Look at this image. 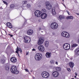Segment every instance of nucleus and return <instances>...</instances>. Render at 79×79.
<instances>
[{"mask_svg":"<svg viewBox=\"0 0 79 79\" xmlns=\"http://www.w3.org/2000/svg\"><path fill=\"white\" fill-rule=\"evenodd\" d=\"M36 50L35 49H32V51H35Z\"/></svg>","mask_w":79,"mask_h":79,"instance_id":"41","label":"nucleus"},{"mask_svg":"<svg viewBox=\"0 0 79 79\" xmlns=\"http://www.w3.org/2000/svg\"><path fill=\"white\" fill-rule=\"evenodd\" d=\"M71 79H74V78H71Z\"/></svg>","mask_w":79,"mask_h":79,"instance_id":"49","label":"nucleus"},{"mask_svg":"<svg viewBox=\"0 0 79 79\" xmlns=\"http://www.w3.org/2000/svg\"><path fill=\"white\" fill-rule=\"evenodd\" d=\"M9 35H10V37H13V35H11L10 34H9Z\"/></svg>","mask_w":79,"mask_h":79,"instance_id":"37","label":"nucleus"},{"mask_svg":"<svg viewBox=\"0 0 79 79\" xmlns=\"http://www.w3.org/2000/svg\"><path fill=\"white\" fill-rule=\"evenodd\" d=\"M33 78H34V79H35V77H34Z\"/></svg>","mask_w":79,"mask_h":79,"instance_id":"51","label":"nucleus"},{"mask_svg":"<svg viewBox=\"0 0 79 79\" xmlns=\"http://www.w3.org/2000/svg\"><path fill=\"white\" fill-rule=\"evenodd\" d=\"M70 71H71V69H69Z\"/></svg>","mask_w":79,"mask_h":79,"instance_id":"48","label":"nucleus"},{"mask_svg":"<svg viewBox=\"0 0 79 79\" xmlns=\"http://www.w3.org/2000/svg\"><path fill=\"white\" fill-rule=\"evenodd\" d=\"M77 46H78V44H74L72 46V47H77Z\"/></svg>","mask_w":79,"mask_h":79,"instance_id":"29","label":"nucleus"},{"mask_svg":"<svg viewBox=\"0 0 79 79\" xmlns=\"http://www.w3.org/2000/svg\"><path fill=\"white\" fill-rule=\"evenodd\" d=\"M52 75H53L55 77H58L59 76V73L58 72L55 71L53 72Z\"/></svg>","mask_w":79,"mask_h":79,"instance_id":"13","label":"nucleus"},{"mask_svg":"<svg viewBox=\"0 0 79 79\" xmlns=\"http://www.w3.org/2000/svg\"><path fill=\"white\" fill-rule=\"evenodd\" d=\"M27 8H30L31 7V4H27Z\"/></svg>","mask_w":79,"mask_h":79,"instance_id":"30","label":"nucleus"},{"mask_svg":"<svg viewBox=\"0 0 79 79\" xmlns=\"http://www.w3.org/2000/svg\"><path fill=\"white\" fill-rule=\"evenodd\" d=\"M47 16V15L45 13H43L41 14V17L42 19H45Z\"/></svg>","mask_w":79,"mask_h":79,"instance_id":"14","label":"nucleus"},{"mask_svg":"<svg viewBox=\"0 0 79 79\" xmlns=\"http://www.w3.org/2000/svg\"><path fill=\"white\" fill-rule=\"evenodd\" d=\"M41 74L42 77L44 78H48L50 76V74L46 72H43Z\"/></svg>","mask_w":79,"mask_h":79,"instance_id":"4","label":"nucleus"},{"mask_svg":"<svg viewBox=\"0 0 79 79\" xmlns=\"http://www.w3.org/2000/svg\"><path fill=\"white\" fill-rule=\"evenodd\" d=\"M70 59L71 60H73V58H70Z\"/></svg>","mask_w":79,"mask_h":79,"instance_id":"46","label":"nucleus"},{"mask_svg":"<svg viewBox=\"0 0 79 79\" xmlns=\"http://www.w3.org/2000/svg\"><path fill=\"white\" fill-rule=\"evenodd\" d=\"M6 26H7L8 28H10V29H11V28H13V26H12V25L10 23L8 22L6 23Z\"/></svg>","mask_w":79,"mask_h":79,"instance_id":"16","label":"nucleus"},{"mask_svg":"<svg viewBox=\"0 0 79 79\" xmlns=\"http://www.w3.org/2000/svg\"><path fill=\"white\" fill-rule=\"evenodd\" d=\"M33 33H34V31L32 30H29L27 31V34L28 35H31L32 34H33Z\"/></svg>","mask_w":79,"mask_h":79,"instance_id":"15","label":"nucleus"},{"mask_svg":"<svg viewBox=\"0 0 79 79\" xmlns=\"http://www.w3.org/2000/svg\"><path fill=\"white\" fill-rule=\"evenodd\" d=\"M5 69L7 71L9 70L10 68L9 67V66H8L6 65L5 66Z\"/></svg>","mask_w":79,"mask_h":79,"instance_id":"26","label":"nucleus"},{"mask_svg":"<svg viewBox=\"0 0 79 79\" xmlns=\"http://www.w3.org/2000/svg\"><path fill=\"white\" fill-rule=\"evenodd\" d=\"M55 64H58V62H57L56 61L55 63Z\"/></svg>","mask_w":79,"mask_h":79,"instance_id":"44","label":"nucleus"},{"mask_svg":"<svg viewBox=\"0 0 79 79\" xmlns=\"http://www.w3.org/2000/svg\"><path fill=\"white\" fill-rule=\"evenodd\" d=\"M46 8L48 10H50L52 8V5L50 3H48L45 5Z\"/></svg>","mask_w":79,"mask_h":79,"instance_id":"9","label":"nucleus"},{"mask_svg":"<svg viewBox=\"0 0 79 79\" xmlns=\"http://www.w3.org/2000/svg\"><path fill=\"white\" fill-rule=\"evenodd\" d=\"M63 2H64V0H62Z\"/></svg>","mask_w":79,"mask_h":79,"instance_id":"50","label":"nucleus"},{"mask_svg":"<svg viewBox=\"0 0 79 79\" xmlns=\"http://www.w3.org/2000/svg\"><path fill=\"white\" fill-rule=\"evenodd\" d=\"M42 32H43V31H41Z\"/></svg>","mask_w":79,"mask_h":79,"instance_id":"52","label":"nucleus"},{"mask_svg":"<svg viewBox=\"0 0 79 79\" xmlns=\"http://www.w3.org/2000/svg\"><path fill=\"white\" fill-rule=\"evenodd\" d=\"M73 16H70L69 17V19H73Z\"/></svg>","mask_w":79,"mask_h":79,"instance_id":"34","label":"nucleus"},{"mask_svg":"<svg viewBox=\"0 0 79 79\" xmlns=\"http://www.w3.org/2000/svg\"><path fill=\"white\" fill-rule=\"evenodd\" d=\"M15 7V5L14 4H11L10 6V9H13Z\"/></svg>","mask_w":79,"mask_h":79,"instance_id":"20","label":"nucleus"},{"mask_svg":"<svg viewBox=\"0 0 79 79\" xmlns=\"http://www.w3.org/2000/svg\"><path fill=\"white\" fill-rule=\"evenodd\" d=\"M39 31H41V30H42V28H40L39 29Z\"/></svg>","mask_w":79,"mask_h":79,"instance_id":"42","label":"nucleus"},{"mask_svg":"<svg viewBox=\"0 0 79 79\" xmlns=\"http://www.w3.org/2000/svg\"><path fill=\"white\" fill-rule=\"evenodd\" d=\"M27 2L26 1H22V5H26L27 4Z\"/></svg>","mask_w":79,"mask_h":79,"instance_id":"22","label":"nucleus"},{"mask_svg":"<svg viewBox=\"0 0 79 79\" xmlns=\"http://www.w3.org/2000/svg\"><path fill=\"white\" fill-rule=\"evenodd\" d=\"M74 77H75V78H76V76H74Z\"/></svg>","mask_w":79,"mask_h":79,"instance_id":"47","label":"nucleus"},{"mask_svg":"<svg viewBox=\"0 0 79 79\" xmlns=\"http://www.w3.org/2000/svg\"><path fill=\"white\" fill-rule=\"evenodd\" d=\"M0 61L1 63L4 64L5 62V59H2L0 60Z\"/></svg>","mask_w":79,"mask_h":79,"instance_id":"25","label":"nucleus"},{"mask_svg":"<svg viewBox=\"0 0 79 79\" xmlns=\"http://www.w3.org/2000/svg\"><path fill=\"white\" fill-rule=\"evenodd\" d=\"M42 11H43V12H44V13L46 12V10H45L44 9H43L42 10Z\"/></svg>","mask_w":79,"mask_h":79,"instance_id":"32","label":"nucleus"},{"mask_svg":"<svg viewBox=\"0 0 79 79\" xmlns=\"http://www.w3.org/2000/svg\"><path fill=\"white\" fill-rule=\"evenodd\" d=\"M75 53L77 54V55H79V48H78L75 49Z\"/></svg>","mask_w":79,"mask_h":79,"instance_id":"17","label":"nucleus"},{"mask_svg":"<svg viewBox=\"0 0 79 79\" xmlns=\"http://www.w3.org/2000/svg\"><path fill=\"white\" fill-rule=\"evenodd\" d=\"M58 27V25L55 22L52 23L51 25V27L52 29H56Z\"/></svg>","mask_w":79,"mask_h":79,"instance_id":"3","label":"nucleus"},{"mask_svg":"<svg viewBox=\"0 0 79 79\" xmlns=\"http://www.w3.org/2000/svg\"><path fill=\"white\" fill-rule=\"evenodd\" d=\"M44 40L42 38H40L38 41V45H41L44 43Z\"/></svg>","mask_w":79,"mask_h":79,"instance_id":"10","label":"nucleus"},{"mask_svg":"<svg viewBox=\"0 0 79 79\" xmlns=\"http://www.w3.org/2000/svg\"><path fill=\"white\" fill-rule=\"evenodd\" d=\"M19 50L20 52H22V50H21V49L19 48Z\"/></svg>","mask_w":79,"mask_h":79,"instance_id":"40","label":"nucleus"},{"mask_svg":"<svg viewBox=\"0 0 79 79\" xmlns=\"http://www.w3.org/2000/svg\"><path fill=\"white\" fill-rule=\"evenodd\" d=\"M50 63L51 64H54V63H55V60H51L50 61Z\"/></svg>","mask_w":79,"mask_h":79,"instance_id":"28","label":"nucleus"},{"mask_svg":"<svg viewBox=\"0 0 79 79\" xmlns=\"http://www.w3.org/2000/svg\"><path fill=\"white\" fill-rule=\"evenodd\" d=\"M63 48L64 50H69V46H68V44H65L63 45Z\"/></svg>","mask_w":79,"mask_h":79,"instance_id":"11","label":"nucleus"},{"mask_svg":"<svg viewBox=\"0 0 79 79\" xmlns=\"http://www.w3.org/2000/svg\"><path fill=\"white\" fill-rule=\"evenodd\" d=\"M69 47H70V46H69Z\"/></svg>","mask_w":79,"mask_h":79,"instance_id":"53","label":"nucleus"},{"mask_svg":"<svg viewBox=\"0 0 79 79\" xmlns=\"http://www.w3.org/2000/svg\"><path fill=\"white\" fill-rule=\"evenodd\" d=\"M42 58V55L40 53H37L35 56V59L36 61L41 60Z\"/></svg>","mask_w":79,"mask_h":79,"instance_id":"1","label":"nucleus"},{"mask_svg":"<svg viewBox=\"0 0 79 79\" xmlns=\"http://www.w3.org/2000/svg\"><path fill=\"white\" fill-rule=\"evenodd\" d=\"M42 12L40 10H37L35 11V15L36 17H40Z\"/></svg>","mask_w":79,"mask_h":79,"instance_id":"6","label":"nucleus"},{"mask_svg":"<svg viewBox=\"0 0 79 79\" xmlns=\"http://www.w3.org/2000/svg\"><path fill=\"white\" fill-rule=\"evenodd\" d=\"M52 14L53 15H56V13L55 12V10L54 11L52 12Z\"/></svg>","mask_w":79,"mask_h":79,"instance_id":"31","label":"nucleus"},{"mask_svg":"<svg viewBox=\"0 0 79 79\" xmlns=\"http://www.w3.org/2000/svg\"><path fill=\"white\" fill-rule=\"evenodd\" d=\"M25 70L26 71H27V72H29V70H28V69H25Z\"/></svg>","mask_w":79,"mask_h":79,"instance_id":"35","label":"nucleus"},{"mask_svg":"<svg viewBox=\"0 0 79 79\" xmlns=\"http://www.w3.org/2000/svg\"><path fill=\"white\" fill-rule=\"evenodd\" d=\"M67 70L68 71H69V68H68L67 69Z\"/></svg>","mask_w":79,"mask_h":79,"instance_id":"43","label":"nucleus"},{"mask_svg":"<svg viewBox=\"0 0 79 79\" xmlns=\"http://www.w3.org/2000/svg\"><path fill=\"white\" fill-rule=\"evenodd\" d=\"M62 36L63 37H65L67 38H69V33L65 31H63L61 34Z\"/></svg>","mask_w":79,"mask_h":79,"instance_id":"7","label":"nucleus"},{"mask_svg":"<svg viewBox=\"0 0 79 79\" xmlns=\"http://www.w3.org/2000/svg\"><path fill=\"white\" fill-rule=\"evenodd\" d=\"M10 71L12 73H15V74H18L19 73V72L16 69V67L14 66L11 67Z\"/></svg>","mask_w":79,"mask_h":79,"instance_id":"2","label":"nucleus"},{"mask_svg":"<svg viewBox=\"0 0 79 79\" xmlns=\"http://www.w3.org/2000/svg\"><path fill=\"white\" fill-rule=\"evenodd\" d=\"M69 66L71 68H73V67L74 66V64L73 62H71L69 63Z\"/></svg>","mask_w":79,"mask_h":79,"instance_id":"19","label":"nucleus"},{"mask_svg":"<svg viewBox=\"0 0 79 79\" xmlns=\"http://www.w3.org/2000/svg\"><path fill=\"white\" fill-rule=\"evenodd\" d=\"M59 19H60L61 20V19H64V16H60L59 17Z\"/></svg>","mask_w":79,"mask_h":79,"instance_id":"27","label":"nucleus"},{"mask_svg":"<svg viewBox=\"0 0 79 79\" xmlns=\"http://www.w3.org/2000/svg\"><path fill=\"white\" fill-rule=\"evenodd\" d=\"M75 75H76V76H77V73H75Z\"/></svg>","mask_w":79,"mask_h":79,"instance_id":"45","label":"nucleus"},{"mask_svg":"<svg viewBox=\"0 0 79 79\" xmlns=\"http://www.w3.org/2000/svg\"><path fill=\"white\" fill-rule=\"evenodd\" d=\"M38 49L40 52H44L45 50V48L42 45H40L38 47Z\"/></svg>","mask_w":79,"mask_h":79,"instance_id":"8","label":"nucleus"},{"mask_svg":"<svg viewBox=\"0 0 79 79\" xmlns=\"http://www.w3.org/2000/svg\"><path fill=\"white\" fill-rule=\"evenodd\" d=\"M45 44V46L46 47H47L48 46V42L46 41H45V42L44 43Z\"/></svg>","mask_w":79,"mask_h":79,"instance_id":"24","label":"nucleus"},{"mask_svg":"<svg viewBox=\"0 0 79 79\" xmlns=\"http://www.w3.org/2000/svg\"><path fill=\"white\" fill-rule=\"evenodd\" d=\"M55 69L57 71H60L61 70V69L60 67H57Z\"/></svg>","mask_w":79,"mask_h":79,"instance_id":"21","label":"nucleus"},{"mask_svg":"<svg viewBox=\"0 0 79 79\" xmlns=\"http://www.w3.org/2000/svg\"><path fill=\"white\" fill-rule=\"evenodd\" d=\"M29 55V52H27L26 55Z\"/></svg>","mask_w":79,"mask_h":79,"instance_id":"39","label":"nucleus"},{"mask_svg":"<svg viewBox=\"0 0 79 79\" xmlns=\"http://www.w3.org/2000/svg\"><path fill=\"white\" fill-rule=\"evenodd\" d=\"M23 39H24L23 42L25 43H29L31 42V38L29 36H25Z\"/></svg>","mask_w":79,"mask_h":79,"instance_id":"5","label":"nucleus"},{"mask_svg":"<svg viewBox=\"0 0 79 79\" xmlns=\"http://www.w3.org/2000/svg\"><path fill=\"white\" fill-rule=\"evenodd\" d=\"M66 12H67L69 15V11H68V10H66Z\"/></svg>","mask_w":79,"mask_h":79,"instance_id":"38","label":"nucleus"},{"mask_svg":"<svg viewBox=\"0 0 79 79\" xmlns=\"http://www.w3.org/2000/svg\"><path fill=\"white\" fill-rule=\"evenodd\" d=\"M77 79H79L78 78H77Z\"/></svg>","mask_w":79,"mask_h":79,"instance_id":"54","label":"nucleus"},{"mask_svg":"<svg viewBox=\"0 0 79 79\" xmlns=\"http://www.w3.org/2000/svg\"><path fill=\"white\" fill-rule=\"evenodd\" d=\"M66 19H69V16L67 17L66 18Z\"/></svg>","mask_w":79,"mask_h":79,"instance_id":"36","label":"nucleus"},{"mask_svg":"<svg viewBox=\"0 0 79 79\" xmlns=\"http://www.w3.org/2000/svg\"><path fill=\"white\" fill-rule=\"evenodd\" d=\"M46 56L47 58H50L51 56V53L48 52H47L46 54Z\"/></svg>","mask_w":79,"mask_h":79,"instance_id":"18","label":"nucleus"},{"mask_svg":"<svg viewBox=\"0 0 79 79\" xmlns=\"http://www.w3.org/2000/svg\"><path fill=\"white\" fill-rule=\"evenodd\" d=\"M16 51H15V53H17L18 55H19V53H18V52H19V48L18 47H17V48L16 49Z\"/></svg>","mask_w":79,"mask_h":79,"instance_id":"23","label":"nucleus"},{"mask_svg":"<svg viewBox=\"0 0 79 79\" xmlns=\"http://www.w3.org/2000/svg\"><path fill=\"white\" fill-rule=\"evenodd\" d=\"M10 61L13 63H16V61H17V59L15 57H12L10 58Z\"/></svg>","mask_w":79,"mask_h":79,"instance_id":"12","label":"nucleus"},{"mask_svg":"<svg viewBox=\"0 0 79 79\" xmlns=\"http://www.w3.org/2000/svg\"><path fill=\"white\" fill-rule=\"evenodd\" d=\"M3 2L5 4H6V5H8V3H7V2H6V1H3Z\"/></svg>","mask_w":79,"mask_h":79,"instance_id":"33","label":"nucleus"}]
</instances>
